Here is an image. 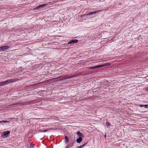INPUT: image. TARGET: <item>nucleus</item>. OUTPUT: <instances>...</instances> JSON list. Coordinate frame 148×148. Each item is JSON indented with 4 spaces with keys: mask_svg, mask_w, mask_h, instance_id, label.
<instances>
[{
    "mask_svg": "<svg viewBox=\"0 0 148 148\" xmlns=\"http://www.w3.org/2000/svg\"><path fill=\"white\" fill-rule=\"evenodd\" d=\"M110 64H109L108 63H105L99 65L91 67H90V69H93L96 68H101L102 67L109 66Z\"/></svg>",
    "mask_w": 148,
    "mask_h": 148,
    "instance_id": "obj_1",
    "label": "nucleus"
},
{
    "mask_svg": "<svg viewBox=\"0 0 148 148\" xmlns=\"http://www.w3.org/2000/svg\"><path fill=\"white\" fill-rule=\"evenodd\" d=\"M10 133V131H4L1 135V136L4 138H5L8 137Z\"/></svg>",
    "mask_w": 148,
    "mask_h": 148,
    "instance_id": "obj_2",
    "label": "nucleus"
},
{
    "mask_svg": "<svg viewBox=\"0 0 148 148\" xmlns=\"http://www.w3.org/2000/svg\"><path fill=\"white\" fill-rule=\"evenodd\" d=\"M78 42V40L75 39H72L71 40H69V42L68 43L69 44L76 43Z\"/></svg>",
    "mask_w": 148,
    "mask_h": 148,
    "instance_id": "obj_3",
    "label": "nucleus"
},
{
    "mask_svg": "<svg viewBox=\"0 0 148 148\" xmlns=\"http://www.w3.org/2000/svg\"><path fill=\"white\" fill-rule=\"evenodd\" d=\"M16 79H8L6 81V84H8L13 83L16 81Z\"/></svg>",
    "mask_w": 148,
    "mask_h": 148,
    "instance_id": "obj_4",
    "label": "nucleus"
},
{
    "mask_svg": "<svg viewBox=\"0 0 148 148\" xmlns=\"http://www.w3.org/2000/svg\"><path fill=\"white\" fill-rule=\"evenodd\" d=\"M46 4H41L40 5L37 7H36L35 8V10H38L41 9L42 8L46 6Z\"/></svg>",
    "mask_w": 148,
    "mask_h": 148,
    "instance_id": "obj_5",
    "label": "nucleus"
},
{
    "mask_svg": "<svg viewBox=\"0 0 148 148\" xmlns=\"http://www.w3.org/2000/svg\"><path fill=\"white\" fill-rule=\"evenodd\" d=\"M3 49V51H7L9 48L10 47L8 45H6L2 46Z\"/></svg>",
    "mask_w": 148,
    "mask_h": 148,
    "instance_id": "obj_6",
    "label": "nucleus"
},
{
    "mask_svg": "<svg viewBox=\"0 0 148 148\" xmlns=\"http://www.w3.org/2000/svg\"><path fill=\"white\" fill-rule=\"evenodd\" d=\"M10 123L9 121H2V125H4L6 124V125H8Z\"/></svg>",
    "mask_w": 148,
    "mask_h": 148,
    "instance_id": "obj_7",
    "label": "nucleus"
},
{
    "mask_svg": "<svg viewBox=\"0 0 148 148\" xmlns=\"http://www.w3.org/2000/svg\"><path fill=\"white\" fill-rule=\"evenodd\" d=\"M77 134L79 137H83V135L82 133L79 131H78L77 132Z\"/></svg>",
    "mask_w": 148,
    "mask_h": 148,
    "instance_id": "obj_8",
    "label": "nucleus"
},
{
    "mask_svg": "<svg viewBox=\"0 0 148 148\" xmlns=\"http://www.w3.org/2000/svg\"><path fill=\"white\" fill-rule=\"evenodd\" d=\"M82 137H79V138L76 140V142L78 143H79L82 141Z\"/></svg>",
    "mask_w": 148,
    "mask_h": 148,
    "instance_id": "obj_9",
    "label": "nucleus"
},
{
    "mask_svg": "<svg viewBox=\"0 0 148 148\" xmlns=\"http://www.w3.org/2000/svg\"><path fill=\"white\" fill-rule=\"evenodd\" d=\"M69 141V139L67 136H66L65 137V142L66 143Z\"/></svg>",
    "mask_w": 148,
    "mask_h": 148,
    "instance_id": "obj_10",
    "label": "nucleus"
},
{
    "mask_svg": "<svg viewBox=\"0 0 148 148\" xmlns=\"http://www.w3.org/2000/svg\"><path fill=\"white\" fill-rule=\"evenodd\" d=\"M99 11H95V12H91L90 13H88V15H92L93 14H95L96 12H99Z\"/></svg>",
    "mask_w": 148,
    "mask_h": 148,
    "instance_id": "obj_11",
    "label": "nucleus"
},
{
    "mask_svg": "<svg viewBox=\"0 0 148 148\" xmlns=\"http://www.w3.org/2000/svg\"><path fill=\"white\" fill-rule=\"evenodd\" d=\"M16 104H15V103L11 104L10 105V108H12V107H14L16 106Z\"/></svg>",
    "mask_w": 148,
    "mask_h": 148,
    "instance_id": "obj_12",
    "label": "nucleus"
},
{
    "mask_svg": "<svg viewBox=\"0 0 148 148\" xmlns=\"http://www.w3.org/2000/svg\"><path fill=\"white\" fill-rule=\"evenodd\" d=\"M106 125L107 127H109L111 125L110 124L109 122H107L106 123Z\"/></svg>",
    "mask_w": 148,
    "mask_h": 148,
    "instance_id": "obj_13",
    "label": "nucleus"
},
{
    "mask_svg": "<svg viewBox=\"0 0 148 148\" xmlns=\"http://www.w3.org/2000/svg\"><path fill=\"white\" fill-rule=\"evenodd\" d=\"M1 83L2 86H3L5 84H7L6 81H3V82H1Z\"/></svg>",
    "mask_w": 148,
    "mask_h": 148,
    "instance_id": "obj_14",
    "label": "nucleus"
},
{
    "mask_svg": "<svg viewBox=\"0 0 148 148\" xmlns=\"http://www.w3.org/2000/svg\"><path fill=\"white\" fill-rule=\"evenodd\" d=\"M87 143H84V144H83V145H81L80 146V148H82L83 147H84L85 145H86L87 144Z\"/></svg>",
    "mask_w": 148,
    "mask_h": 148,
    "instance_id": "obj_15",
    "label": "nucleus"
},
{
    "mask_svg": "<svg viewBox=\"0 0 148 148\" xmlns=\"http://www.w3.org/2000/svg\"><path fill=\"white\" fill-rule=\"evenodd\" d=\"M74 77L73 75H70L68 77L66 78V79H70L73 78Z\"/></svg>",
    "mask_w": 148,
    "mask_h": 148,
    "instance_id": "obj_16",
    "label": "nucleus"
},
{
    "mask_svg": "<svg viewBox=\"0 0 148 148\" xmlns=\"http://www.w3.org/2000/svg\"><path fill=\"white\" fill-rule=\"evenodd\" d=\"M143 107H144L145 108H148V105H144Z\"/></svg>",
    "mask_w": 148,
    "mask_h": 148,
    "instance_id": "obj_17",
    "label": "nucleus"
},
{
    "mask_svg": "<svg viewBox=\"0 0 148 148\" xmlns=\"http://www.w3.org/2000/svg\"><path fill=\"white\" fill-rule=\"evenodd\" d=\"M74 142H73L71 143L70 145H69V146L70 147H71L73 145V143Z\"/></svg>",
    "mask_w": 148,
    "mask_h": 148,
    "instance_id": "obj_18",
    "label": "nucleus"
},
{
    "mask_svg": "<svg viewBox=\"0 0 148 148\" xmlns=\"http://www.w3.org/2000/svg\"><path fill=\"white\" fill-rule=\"evenodd\" d=\"M0 52L3 51V49L2 46L0 47Z\"/></svg>",
    "mask_w": 148,
    "mask_h": 148,
    "instance_id": "obj_19",
    "label": "nucleus"
},
{
    "mask_svg": "<svg viewBox=\"0 0 148 148\" xmlns=\"http://www.w3.org/2000/svg\"><path fill=\"white\" fill-rule=\"evenodd\" d=\"M143 105H144L139 104V106L140 107H143Z\"/></svg>",
    "mask_w": 148,
    "mask_h": 148,
    "instance_id": "obj_20",
    "label": "nucleus"
},
{
    "mask_svg": "<svg viewBox=\"0 0 148 148\" xmlns=\"http://www.w3.org/2000/svg\"><path fill=\"white\" fill-rule=\"evenodd\" d=\"M47 131V130H44L43 131V132H46Z\"/></svg>",
    "mask_w": 148,
    "mask_h": 148,
    "instance_id": "obj_21",
    "label": "nucleus"
},
{
    "mask_svg": "<svg viewBox=\"0 0 148 148\" xmlns=\"http://www.w3.org/2000/svg\"><path fill=\"white\" fill-rule=\"evenodd\" d=\"M75 148H80V147H79V146H77V147Z\"/></svg>",
    "mask_w": 148,
    "mask_h": 148,
    "instance_id": "obj_22",
    "label": "nucleus"
},
{
    "mask_svg": "<svg viewBox=\"0 0 148 148\" xmlns=\"http://www.w3.org/2000/svg\"><path fill=\"white\" fill-rule=\"evenodd\" d=\"M58 78H54L53 79H53V80L56 79Z\"/></svg>",
    "mask_w": 148,
    "mask_h": 148,
    "instance_id": "obj_23",
    "label": "nucleus"
},
{
    "mask_svg": "<svg viewBox=\"0 0 148 148\" xmlns=\"http://www.w3.org/2000/svg\"><path fill=\"white\" fill-rule=\"evenodd\" d=\"M30 147H33V146L31 144H30Z\"/></svg>",
    "mask_w": 148,
    "mask_h": 148,
    "instance_id": "obj_24",
    "label": "nucleus"
},
{
    "mask_svg": "<svg viewBox=\"0 0 148 148\" xmlns=\"http://www.w3.org/2000/svg\"><path fill=\"white\" fill-rule=\"evenodd\" d=\"M2 86L1 82H0V86Z\"/></svg>",
    "mask_w": 148,
    "mask_h": 148,
    "instance_id": "obj_25",
    "label": "nucleus"
},
{
    "mask_svg": "<svg viewBox=\"0 0 148 148\" xmlns=\"http://www.w3.org/2000/svg\"><path fill=\"white\" fill-rule=\"evenodd\" d=\"M0 123H2V121H0Z\"/></svg>",
    "mask_w": 148,
    "mask_h": 148,
    "instance_id": "obj_26",
    "label": "nucleus"
},
{
    "mask_svg": "<svg viewBox=\"0 0 148 148\" xmlns=\"http://www.w3.org/2000/svg\"><path fill=\"white\" fill-rule=\"evenodd\" d=\"M105 137H106V135H105Z\"/></svg>",
    "mask_w": 148,
    "mask_h": 148,
    "instance_id": "obj_27",
    "label": "nucleus"
},
{
    "mask_svg": "<svg viewBox=\"0 0 148 148\" xmlns=\"http://www.w3.org/2000/svg\"><path fill=\"white\" fill-rule=\"evenodd\" d=\"M147 90H148V88H147Z\"/></svg>",
    "mask_w": 148,
    "mask_h": 148,
    "instance_id": "obj_28",
    "label": "nucleus"
}]
</instances>
